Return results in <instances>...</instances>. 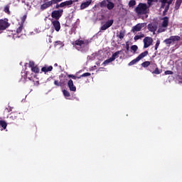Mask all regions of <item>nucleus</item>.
Here are the masks:
<instances>
[{
  "label": "nucleus",
  "mask_w": 182,
  "mask_h": 182,
  "mask_svg": "<svg viewBox=\"0 0 182 182\" xmlns=\"http://www.w3.org/2000/svg\"><path fill=\"white\" fill-rule=\"evenodd\" d=\"M63 14V9H58V10L53 11L51 14V16L52 18H54V19L58 21V19H59V18H60V16H62Z\"/></svg>",
  "instance_id": "nucleus-6"
},
{
  "label": "nucleus",
  "mask_w": 182,
  "mask_h": 182,
  "mask_svg": "<svg viewBox=\"0 0 182 182\" xmlns=\"http://www.w3.org/2000/svg\"><path fill=\"white\" fill-rule=\"evenodd\" d=\"M4 12L8 14V15L11 14V11H9V5H7L4 7Z\"/></svg>",
  "instance_id": "nucleus-33"
},
{
  "label": "nucleus",
  "mask_w": 182,
  "mask_h": 182,
  "mask_svg": "<svg viewBox=\"0 0 182 182\" xmlns=\"http://www.w3.org/2000/svg\"><path fill=\"white\" fill-rule=\"evenodd\" d=\"M23 29V24L21 23L19 27L16 30V33L19 35V33H22V30Z\"/></svg>",
  "instance_id": "nucleus-28"
},
{
  "label": "nucleus",
  "mask_w": 182,
  "mask_h": 182,
  "mask_svg": "<svg viewBox=\"0 0 182 182\" xmlns=\"http://www.w3.org/2000/svg\"><path fill=\"white\" fill-rule=\"evenodd\" d=\"M149 6L146 4L140 3L135 9L138 15H146L149 12Z\"/></svg>",
  "instance_id": "nucleus-2"
},
{
  "label": "nucleus",
  "mask_w": 182,
  "mask_h": 182,
  "mask_svg": "<svg viewBox=\"0 0 182 182\" xmlns=\"http://www.w3.org/2000/svg\"><path fill=\"white\" fill-rule=\"evenodd\" d=\"M53 69V67H52L51 65L50 66L45 65L41 68V70L42 72H44V73H48V72H52Z\"/></svg>",
  "instance_id": "nucleus-16"
},
{
  "label": "nucleus",
  "mask_w": 182,
  "mask_h": 182,
  "mask_svg": "<svg viewBox=\"0 0 182 182\" xmlns=\"http://www.w3.org/2000/svg\"><path fill=\"white\" fill-rule=\"evenodd\" d=\"M72 4H73V1L72 0L65 1L60 4V8H65V6H70Z\"/></svg>",
  "instance_id": "nucleus-14"
},
{
  "label": "nucleus",
  "mask_w": 182,
  "mask_h": 182,
  "mask_svg": "<svg viewBox=\"0 0 182 182\" xmlns=\"http://www.w3.org/2000/svg\"><path fill=\"white\" fill-rule=\"evenodd\" d=\"M87 76H90V73H85L79 77L81 78V77H87Z\"/></svg>",
  "instance_id": "nucleus-37"
},
{
  "label": "nucleus",
  "mask_w": 182,
  "mask_h": 182,
  "mask_svg": "<svg viewBox=\"0 0 182 182\" xmlns=\"http://www.w3.org/2000/svg\"><path fill=\"white\" fill-rule=\"evenodd\" d=\"M68 85L70 92H76V86L73 85V80H70L68 82Z\"/></svg>",
  "instance_id": "nucleus-13"
},
{
  "label": "nucleus",
  "mask_w": 182,
  "mask_h": 182,
  "mask_svg": "<svg viewBox=\"0 0 182 182\" xmlns=\"http://www.w3.org/2000/svg\"><path fill=\"white\" fill-rule=\"evenodd\" d=\"M52 24L56 32L60 31V23L58 20H52Z\"/></svg>",
  "instance_id": "nucleus-9"
},
{
  "label": "nucleus",
  "mask_w": 182,
  "mask_h": 182,
  "mask_svg": "<svg viewBox=\"0 0 182 182\" xmlns=\"http://www.w3.org/2000/svg\"><path fill=\"white\" fill-rule=\"evenodd\" d=\"M90 40H76L75 41L74 47L80 52H87L89 50Z\"/></svg>",
  "instance_id": "nucleus-1"
},
{
  "label": "nucleus",
  "mask_w": 182,
  "mask_h": 182,
  "mask_svg": "<svg viewBox=\"0 0 182 182\" xmlns=\"http://www.w3.org/2000/svg\"><path fill=\"white\" fill-rule=\"evenodd\" d=\"M117 36L120 39H123L124 38V32L120 31L119 34H117Z\"/></svg>",
  "instance_id": "nucleus-34"
},
{
  "label": "nucleus",
  "mask_w": 182,
  "mask_h": 182,
  "mask_svg": "<svg viewBox=\"0 0 182 182\" xmlns=\"http://www.w3.org/2000/svg\"><path fill=\"white\" fill-rule=\"evenodd\" d=\"M10 119H11V120H15V119H16V115L15 114V113L11 114Z\"/></svg>",
  "instance_id": "nucleus-41"
},
{
  "label": "nucleus",
  "mask_w": 182,
  "mask_h": 182,
  "mask_svg": "<svg viewBox=\"0 0 182 182\" xmlns=\"http://www.w3.org/2000/svg\"><path fill=\"white\" fill-rule=\"evenodd\" d=\"M151 66L152 68H156L155 70L152 71L153 74H154V75H160V73H161V71H160V70H159V68H157V65L152 64Z\"/></svg>",
  "instance_id": "nucleus-17"
},
{
  "label": "nucleus",
  "mask_w": 182,
  "mask_h": 182,
  "mask_svg": "<svg viewBox=\"0 0 182 182\" xmlns=\"http://www.w3.org/2000/svg\"><path fill=\"white\" fill-rule=\"evenodd\" d=\"M150 72H152L151 69H149Z\"/></svg>",
  "instance_id": "nucleus-54"
},
{
  "label": "nucleus",
  "mask_w": 182,
  "mask_h": 182,
  "mask_svg": "<svg viewBox=\"0 0 182 182\" xmlns=\"http://www.w3.org/2000/svg\"><path fill=\"white\" fill-rule=\"evenodd\" d=\"M171 2H173V0L169 1V4H171Z\"/></svg>",
  "instance_id": "nucleus-49"
},
{
  "label": "nucleus",
  "mask_w": 182,
  "mask_h": 182,
  "mask_svg": "<svg viewBox=\"0 0 182 182\" xmlns=\"http://www.w3.org/2000/svg\"><path fill=\"white\" fill-rule=\"evenodd\" d=\"M54 85H55V86H60V83H59L58 80L54 81Z\"/></svg>",
  "instance_id": "nucleus-43"
},
{
  "label": "nucleus",
  "mask_w": 182,
  "mask_h": 182,
  "mask_svg": "<svg viewBox=\"0 0 182 182\" xmlns=\"http://www.w3.org/2000/svg\"><path fill=\"white\" fill-rule=\"evenodd\" d=\"M29 66L34 73H39V67H38V65H35V63H33V61L29 62Z\"/></svg>",
  "instance_id": "nucleus-8"
},
{
  "label": "nucleus",
  "mask_w": 182,
  "mask_h": 182,
  "mask_svg": "<svg viewBox=\"0 0 182 182\" xmlns=\"http://www.w3.org/2000/svg\"><path fill=\"white\" fill-rule=\"evenodd\" d=\"M144 28V23H138L132 28V32H140L141 28Z\"/></svg>",
  "instance_id": "nucleus-11"
},
{
  "label": "nucleus",
  "mask_w": 182,
  "mask_h": 182,
  "mask_svg": "<svg viewBox=\"0 0 182 182\" xmlns=\"http://www.w3.org/2000/svg\"><path fill=\"white\" fill-rule=\"evenodd\" d=\"M153 45V38L151 37H146L144 38V48L146 49L149 48V46H151Z\"/></svg>",
  "instance_id": "nucleus-7"
},
{
  "label": "nucleus",
  "mask_w": 182,
  "mask_h": 182,
  "mask_svg": "<svg viewBox=\"0 0 182 182\" xmlns=\"http://www.w3.org/2000/svg\"><path fill=\"white\" fill-rule=\"evenodd\" d=\"M159 46H160V40H157L156 45H155V50H157L159 49Z\"/></svg>",
  "instance_id": "nucleus-38"
},
{
  "label": "nucleus",
  "mask_w": 182,
  "mask_h": 182,
  "mask_svg": "<svg viewBox=\"0 0 182 182\" xmlns=\"http://www.w3.org/2000/svg\"><path fill=\"white\" fill-rule=\"evenodd\" d=\"M9 28V23H8V19H1L0 20V33H2L5 29Z\"/></svg>",
  "instance_id": "nucleus-4"
},
{
  "label": "nucleus",
  "mask_w": 182,
  "mask_h": 182,
  "mask_svg": "<svg viewBox=\"0 0 182 182\" xmlns=\"http://www.w3.org/2000/svg\"><path fill=\"white\" fill-rule=\"evenodd\" d=\"M161 8H164V6L162 4V6H161Z\"/></svg>",
  "instance_id": "nucleus-53"
},
{
  "label": "nucleus",
  "mask_w": 182,
  "mask_h": 182,
  "mask_svg": "<svg viewBox=\"0 0 182 182\" xmlns=\"http://www.w3.org/2000/svg\"><path fill=\"white\" fill-rule=\"evenodd\" d=\"M161 25L164 27H168V17L166 16L162 18V23Z\"/></svg>",
  "instance_id": "nucleus-18"
},
{
  "label": "nucleus",
  "mask_w": 182,
  "mask_h": 182,
  "mask_svg": "<svg viewBox=\"0 0 182 182\" xmlns=\"http://www.w3.org/2000/svg\"><path fill=\"white\" fill-rule=\"evenodd\" d=\"M62 1H63V0H56L57 4H59V2H62Z\"/></svg>",
  "instance_id": "nucleus-48"
},
{
  "label": "nucleus",
  "mask_w": 182,
  "mask_h": 182,
  "mask_svg": "<svg viewBox=\"0 0 182 182\" xmlns=\"http://www.w3.org/2000/svg\"><path fill=\"white\" fill-rule=\"evenodd\" d=\"M25 21H26V15H24L22 18H21V23L23 25L25 23Z\"/></svg>",
  "instance_id": "nucleus-40"
},
{
  "label": "nucleus",
  "mask_w": 182,
  "mask_h": 182,
  "mask_svg": "<svg viewBox=\"0 0 182 182\" xmlns=\"http://www.w3.org/2000/svg\"><path fill=\"white\" fill-rule=\"evenodd\" d=\"M112 25H113V20L107 21L102 26H101V31H106V29H109Z\"/></svg>",
  "instance_id": "nucleus-10"
},
{
  "label": "nucleus",
  "mask_w": 182,
  "mask_h": 182,
  "mask_svg": "<svg viewBox=\"0 0 182 182\" xmlns=\"http://www.w3.org/2000/svg\"><path fill=\"white\" fill-rule=\"evenodd\" d=\"M109 2L108 0H104L100 3V6L101 8H106L107 6V3Z\"/></svg>",
  "instance_id": "nucleus-24"
},
{
  "label": "nucleus",
  "mask_w": 182,
  "mask_h": 182,
  "mask_svg": "<svg viewBox=\"0 0 182 182\" xmlns=\"http://www.w3.org/2000/svg\"><path fill=\"white\" fill-rule=\"evenodd\" d=\"M147 55H149V51H144V53H141L138 57H136L135 59L129 62L128 64V66H133V65H136L137 62H139V60H141L143 58H146Z\"/></svg>",
  "instance_id": "nucleus-3"
},
{
  "label": "nucleus",
  "mask_w": 182,
  "mask_h": 182,
  "mask_svg": "<svg viewBox=\"0 0 182 182\" xmlns=\"http://www.w3.org/2000/svg\"><path fill=\"white\" fill-rule=\"evenodd\" d=\"M107 9L111 11V9H113L114 8V4L108 1V3L107 4Z\"/></svg>",
  "instance_id": "nucleus-22"
},
{
  "label": "nucleus",
  "mask_w": 182,
  "mask_h": 182,
  "mask_svg": "<svg viewBox=\"0 0 182 182\" xmlns=\"http://www.w3.org/2000/svg\"><path fill=\"white\" fill-rule=\"evenodd\" d=\"M68 77H71L74 80H76V79H80V77H77V76L74 75H68Z\"/></svg>",
  "instance_id": "nucleus-36"
},
{
  "label": "nucleus",
  "mask_w": 182,
  "mask_h": 182,
  "mask_svg": "<svg viewBox=\"0 0 182 182\" xmlns=\"http://www.w3.org/2000/svg\"><path fill=\"white\" fill-rule=\"evenodd\" d=\"M21 76L22 77H24V79H26V74L25 73H24V75H22Z\"/></svg>",
  "instance_id": "nucleus-47"
},
{
  "label": "nucleus",
  "mask_w": 182,
  "mask_h": 182,
  "mask_svg": "<svg viewBox=\"0 0 182 182\" xmlns=\"http://www.w3.org/2000/svg\"><path fill=\"white\" fill-rule=\"evenodd\" d=\"M54 66H58V64H57V63H55V64L54 65Z\"/></svg>",
  "instance_id": "nucleus-52"
},
{
  "label": "nucleus",
  "mask_w": 182,
  "mask_h": 182,
  "mask_svg": "<svg viewBox=\"0 0 182 182\" xmlns=\"http://www.w3.org/2000/svg\"><path fill=\"white\" fill-rule=\"evenodd\" d=\"M151 63L150 61H145L141 63V67L142 68H149L150 66Z\"/></svg>",
  "instance_id": "nucleus-30"
},
{
  "label": "nucleus",
  "mask_w": 182,
  "mask_h": 182,
  "mask_svg": "<svg viewBox=\"0 0 182 182\" xmlns=\"http://www.w3.org/2000/svg\"><path fill=\"white\" fill-rule=\"evenodd\" d=\"M49 6H50V4L48 1V2L44 3L43 4H42L41 6V11H45V9H47V8H49Z\"/></svg>",
  "instance_id": "nucleus-20"
},
{
  "label": "nucleus",
  "mask_w": 182,
  "mask_h": 182,
  "mask_svg": "<svg viewBox=\"0 0 182 182\" xmlns=\"http://www.w3.org/2000/svg\"><path fill=\"white\" fill-rule=\"evenodd\" d=\"M50 4V6H51V5H55V4H58L56 0H51L50 1H48Z\"/></svg>",
  "instance_id": "nucleus-39"
},
{
  "label": "nucleus",
  "mask_w": 182,
  "mask_h": 182,
  "mask_svg": "<svg viewBox=\"0 0 182 182\" xmlns=\"http://www.w3.org/2000/svg\"><path fill=\"white\" fill-rule=\"evenodd\" d=\"M92 4V0H87L86 1H84L81 4L80 8V9H86V8H88L89 6Z\"/></svg>",
  "instance_id": "nucleus-12"
},
{
  "label": "nucleus",
  "mask_w": 182,
  "mask_h": 182,
  "mask_svg": "<svg viewBox=\"0 0 182 182\" xmlns=\"http://www.w3.org/2000/svg\"><path fill=\"white\" fill-rule=\"evenodd\" d=\"M59 8H60V4H57V5L55 6V9H59Z\"/></svg>",
  "instance_id": "nucleus-46"
},
{
  "label": "nucleus",
  "mask_w": 182,
  "mask_h": 182,
  "mask_svg": "<svg viewBox=\"0 0 182 182\" xmlns=\"http://www.w3.org/2000/svg\"><path fill=\"white\" fill-rule=\"evenodd\" d=\"M144 36V34L139 33L134 36V41H139V39L143 38Z\"/></svg>",
  "instance_id": "nucleus-23"
},
{
  "label": "nucleus",
  "mask_w": 182,
  "mask_h": 182,
  "mask_svg": "<svg viewBox=\"0 0 182 182\" xmlns=\"http://www.w3.org/2000/svg\"><path fill=\"white\" fill-rule=\"evenodd\" d=\"M112 62H113V60L111 58H109L105 60L102 65H104V66H106V65H109V63H112Z\"/></svg>",
  "instance_id": "nucleus-29"
},
{
  "label": "nucleus",
  "mask_w": 182,
  "mask_h": 182,
  "mask_svg": "<svg viewBox=\"0 0 182 182\" xmlns=\"http://www.w3.org/2000/svg\"><path fill=\"white\" fill-rule=\"evenodd\" d=\"M100 69H103V68H100Z\"/></svg>",
  "instance_id": "nucleus-56"
},
{
  "label": "nucleus",
  "mask_w": 182,
  "mask_h": 182,
  "mask_svg": "<svg viewBox=\"0 0 182 182\" xmlns=\"http://www.w3.org/2000/svg\"><path fill=\"white\" fill-rule=\"evenodd\" d=\"M137 49H139V48L136 45L131 46V50L132 52H134V53H136V52H137Z\"/></svg>",
  "instance_id": "nucleus-31"
},
{
  "label": "nucleus",
  "mask_w": 182,
  "mask_h": 182,
  "mask_svg": "<svg viewBox=\"0 0 182 182\" xmlns=\"http://www.w3.org/2000/svg\"><path fill=\"white\" fill-rule=\"evenodd\" d=\"M153 1L154 0H148L149 6H151V2H153Z\"/></svg>",
  "instance_id": "nucleus-45"
},
{
  "label": "nucleus",
  "mask_w": 182,
  "mask_h": 182,
  "mask_svg": "<svg viewBox=\"0 0 182 182\" xmlns=\"http://www.w3.org/2000/svg\"><path fill=\"white\" fill-rule=\"evenodd\" d=\"M167 1V0H164V2L166 4V2Z\"/></svg>",
  "instance_id": "nucleus-50"
},
{
  "label": "nucleus",
  "mask_w": 182,
  "mask_h": 182,
  "mask_svg": "<svg viewBox=\"0 0 182 182\" xmlns=\"http://www.w3.org/2000/svg\"><path fill=\"white\" fill-rule=\"evenodd\" d=\"M58 45L60 46V48H62L63 46V43L62 41H55V46H58Z\"/></svg>",
  "instance_id": "nucleus-35"
},
{
  "label": "nucleus",
  "mask_w": 182,
  "mask_h": 182,
  "mask_svg": "<svg viewBox=\"0 0 182 182\" xmlns=\"http://www.w3.org/2000/svg\"><path fill=\"white\" fill-rule=\"evenodd\" d=\"M168 5H170V3H168L167 6L165 7V10L164 11V12H167V11H168Z\"/></svg>",
  "instance_id": "nucleus-44"
},
{
  "label": "nucleus",
  "mask_w": 182,
  "mask_h": 182,
  "mask_svg": "<svg viewBox=\"0 0 182 182\" xmlns=\"http://www.w3.org/2000/svg\"><path fill=\"white\" fill-rule=\"evenodd\" d=\"M178 41H180V36H172L169 38L164 40V42L166 43V45H171L173 42H177Z\"/></svg>",
  "instance_id": "nucleus-5"
},
{
  "label": "nucleus",
  "mask_w": 182,
  "mask_h": 182,
  "mask_svg": "<svg viewBox=\"0 0 182 182\" xmlns=\"http://www.w3.org/2000/svg\"><path fill=\"white\" fill-rule=\"evenodd\" d=\"M121 53L122 50L115 52L111 57L112 60L114 61L117 59V58H118L119 55H120Z\"/></svg>",
  "instance_id": "nucleus-21"
},
{
  "label": "nucleus",
  "mask_w": 182,
  "mask_h": 182,
  "mask_svg": "<svg viewBox=\"0 0 182 182\" xmlns=\"http://www.w3.org/2000/svg\"><path fill=\"white\" fill-rule=\"evenodd\" d=\"M167 29V27H164V26H159V28L158 29L159 33H161V32H165V31Z\"/></svg>",
  "instance_id": "nucleus-25"
},
{
  "label": "nucleus",
  "mask_w": 182,
  "mask_h": 182,
  "mask_svg": "<svg viewBox=\"0 0 182 182\" xmlns=\"http://www.w3.org/2000/svg\"><path fill=\"white\" fill-rule=\"evenodd\" d=\"M63 93L65 99H68V97H70V92H69V91L63 90Z\"/></svg>",
  "instance_id": "nucleus-26"
},
{
  "label": "nucleus",
  "mask_w": 182,
  "mask_h": 182,
  "mask_svg": "<svg viewBox=\"0 0 182 182\" xmlns=\"http://www.w3.org/2000/svg\"><path fill=\"white\" fill-rule=\"evenodd\" d=\"M134 5H136V1L135 0H131L129 2V6L130 8L134 6Z\"/></svg>",
  "instance_id": "nucleus-32"
},
{
  "label": "nucleus",
  "mask_w": 182,
  "mask_h": 182,
  "mask_svg": "<svg viewBox=\"0 0 182 182\" xmlns=\"http://www.w3.org/2000/svg\"><path fill=\"white\" fill-rule=\"evenodd\" d=\"M148 29L150 32H153L154 33V32L157 31V26L154 23H150L148 25Z\"/></svg>",
  "instance_id": "nucleus-15"
},
{
  "label": "nucleus",
  "mask_w": 182,
  "mask_h": 182,
  "mask_svg": "<svg viewBox=\"0 0 182 182\" xmlns=\"http://www.w3.org/2000/svg\"><path fill=\"white\" fill-rule=\"evenodd\" d=\"M182 0H176V4H175V9H179L180 6H181Z\"/></svg>",
  "instance_id": "nucleus-27"
},
{
  "label": "nucleus",
  "mask_w": 182,
  "mask_h": 182,
  "mask_svg": "<svg viewBox=\"0 0 182 182\" xmlns=\"http://www.w3.org/2000/svg\"><path fill=\"white\" fill-rule=\"evenodd\" d=\"M165 75H173V71L166 70V71H165Z\"/></svg>",
  "instance_id": "nucleus-42"
},
{
  "label": "nucleus",
  "mask_w": 182,
  "mask_h": 182,
  "mask_svg": "<svg viewBox=\"0 0 182 182\" xmlns=\"http://www.w3.org/2000/svg\"><path fill=\"white\" fill-rule=\"evenodd\" d=\"M28 79L31 80V78H30V77H28Z\"/></svg>",
  "instance_id": "nucleus-55"
},
{
  "label": "nucleus",
  "mask_w": 182,
  "mask_h": 182,
  "mask_svg": "<svg viewBox=\"0 0 182 182\" xmlns=\"http://www.w3.org/2000/svg\"><path fill=\"white\" fill-rule=\"evenodd\" d=\"M127 50H129V46L127 47Z\"/></svg>",
  "instance_id": "nucleus-51"
},
{
  "label": "nucleus",
  "mask_w": 182,
  "mask_h": 182,
  "mask_svg": "<svg viewBox=\"0 0 182 182\" xmlns=\"http://www.w3.org/2000/svg\"><path fill=\"white\" fill-rule=\"evenodd\" d=\"M8 126V124H6V122L2 120L1 118H0V127H2L1 130H5Z\"/></svg>",
  "instance_id": "nucleus-19"
}]
</instances>
